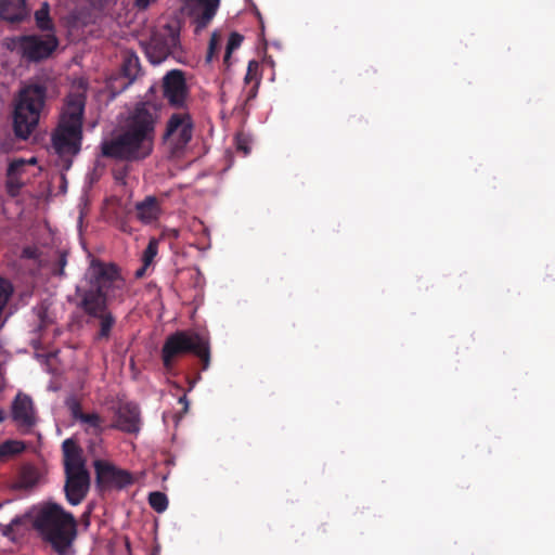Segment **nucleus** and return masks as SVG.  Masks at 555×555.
Masks as SVG:
<instances>
[{"instance_id":"obj_28","label":"nucleus","mask_w":555,"mask_h":555,"mask_svg":"<svg viewBox=\"0 0 555 555\" xmlns=\"http://www.w3.org/2000/svg\"><path fill=\"white\" fill-rule=\"evenodd\" d=\"M35 163L36 158H31L28 162L23 158L13 159L8 166L7 176L20 177L24 172L26 165Z\"/></svg>"},{"instance_id":"obj_1","label":"nucleus","mask_w":555,"mask_h":555,"mask_svg":"<svg viewBox=\"0 0 555 555\" xmlns=\"http://www.w3.org/2000/svg\"><path fill=\"white\" fill-rule=\"evenodd\" d=\"M85 284L76 286L77 307L89 318L98 321L95 341H107L116 325V317L109 305L121 304L128 293L121 268L114 263L91 258L83 274Z\"/></svg>"},{"instance_id":"obj_25","label":"nucleus","mask_w":555,"mask_h":555,"mask_svg":"<svg viewBox=\"0 0 555 555\" xmlns=\"http://www.w3.org/2000/svg\"><path fill=\"white\" fill-rule=\"evenodd\" d=\"M25 449V446L21 441L8 440L0 444V457H8L15 454H20Z\"/></svg>"},{"instance_id":"obj_37","label":"nucleus","mask_w":555,"mask_h":555,"mask_svg":"<svg viewBox=\"0 0 555 555\" xmlns=\"http://www.w3.org/2000/svg\"><path fill=\"white\" fill-rule=\"evenodd\" d=\"M5 418V412L3 410H0V423L4 421Z\"/></svg>"},{"instance_id":"obj_34","label":"nucleus","mask_w":555,"mask_h":555,"mask_svg":"<svg viewBox=\"0 0 555 555\" xmlns=\"http://www.w3.org/2000/svg\"><path fill=\"white\" fill-rule=\"evenodd\" d=\"M179 403L183 405L182 412L186 413L189 411V401L185 395L179 398Z\"/></svg>"},{"instance_id":"obj_32","label":"nucleus","mask_w":555,"mask_h":555,"mask_svg":"<svg viewBox=\"0 0 555 555\" xmlns=\"http://www.w3.org/2000/svg\"><path fill=\"white\" fill-rule=\"evenodd\" d=\"M66 405L70 411L73 418L81 421V415H85L86 413L82 412L80 402L76 398H69L66 400Z\"/></svg>"},{"instance_id":"obj_7","label":"nucleus","mask_w":555,"mask_h":555,"mask_svg":"<svg viewBox=\"0 0 555 555\" xmlns=\"http://www.w3.org/2000/svg\"><path fill=\"white\" fill-rule=\"evenodd\" d=\"M195 354L202 362V370L210 364V348L208 340L195 332L177 331L170 334L162 347V361L165 369L170 370L177 359L188 354Z\"/></svg>"},{"instance_id":"obj_36","label":"nucleus","mask_w":555,"mask_h":555,"mask_svg":"<svg viewBox=\"0 0 555 555\" xmlns=\"http://www.w3.org/2000/svg\"><path fill=\"white\" fill-rule=\"evenodd\" d=\"M149 267H145V264L143 263L142 267L140 269H138L134 273V276L137 279H141L145 275V271Z\"/></svg>"},{"instance_id":"obj_6","label":"nucleus","mask_w":555,"mask_h":555,"mask_svg":"<svg viewBox=\"0 0 555 555\" xmlns=\"http://www.w3.org/2000/svg\"><path fill=\"white\" fill-rule=\"evenodd\" d=\"M46 100L47 87L43 85H28L20 91L13 113V128L17 138L26 140L36 129Z\"/></svg>"},{"instance_id":"obj_30","label":"nucleus","mask_w":555,"mask_h":555,"mask_svg":"<svg viewBox=\"0 0 555 555\" xmlns=\"http://www.w3.org/2000/svg\"><path fill=\"white\" fill-rule=\"evenodd\" d=\"M221 48V36L214 31L211 34L209 44H208V51H207V61L210 62L215 55H217Z\"/></svg>"},{"instance_id":"obj_17","label":"nucleus","mask_w":555,"mask_h":555,"mask_svg":"<svg viewBox=\"0 0 555 555\" xmlns=\"http://www.w3.org/2000/svg\"><path fill=\"white\" fill-rule=\"evenodd\" d=\"M137 219L143 224L156 222L162 215L160 202L157 197L150 195L134 206Z\"/></svg>"},{"instance_id":"obj_13","label":"nucleus","mask_w":555,"mask_h":555,"mask_svg":"<svg viewBox=\"0 0 555 555\" xmlns=\"http://www.w3.org/2000/svg\"><path fill=\"white\" fill-rule=\"evenodd\" d=\"M66 481L64 486L65 496L70 505L80 504L87 496L90 488L89 472H76L65 474Z\"/></svg>"},{"instance_id":"obj_14","label":"nucleus","mask_w":555,"mask_h":555,"mask_svg":"<svg viewBox=\"0 0 555 555\" xmlns=\"http://www.w3.org/2000/svg\"><path fill=\"white\" fill-rule=\"evenodd\" d=\"M112 428L119 429L127 434H138L140 430V410L132 402L121 404L115 415Z\"/></svg>"},{"instance_id":"obj_9","label":"nucleus","mask_w":555,"mask_h":555,"mask_svg":"<svg viewBox=\"0 0 555 555\" xmlns=\"http://www.w3.org/2000/svg\"><path fill=\"white\" fill-rule=\"evenodd\" d=\"M194 122L188 111L173 113L166 122L163 141L170 154L181 156L193 138Z\"/></svg>"},{"instance_id":"obj_20","label":"nucleus","mask_w":555,"mask_h":555,"mask_svg":"<svg viewBox=\"0 0 555 555\" xmlns=\"http://www.w3.org/2000/svg\"><path fill=\"white\" fill-rule=\"evenodd\" d=\"M39 480V472L33 465H24L21 467L17 479L14 483L15 489H30L33 488Z\"/></svg>"},{"instance_id":"obj_27","label":"nucleus","mask_w":555,"mask_h":555,"mask_svg":"<svg viewBox=\"0 0 555 555\" xmlns=\"http://www.w3.org/2000/svg\"><path fill=\"white\" fill-rule=\"evenodd\" d=\"M23 186L24 182L20 179V177L7 176L5 191L10 197L14 198L18 196Z\"/></svg>"},{"instance_id":"obj_10","label":"nucleus","mask_w":555,"mask_h":555,"mask_svg":"<svg viewBox=\"0 0 555 555\" xmlns=\"http://www.w3.org/2000/svg\"><path fill=\"white\" fill-rule=\"evenodd\" d=\"M162 91L169 106L177 109L186 108L190 89L183 70L171 69L167 72L162 80Z\"/></svg>"},{"instance_id":"obj_16","label":"nucleus","mask_w":555,"mask_h":555,"mask_svg":"<svg viewBox=\"0 0 555 555\" xmlns=\"http://www.w3.org/2000/svg\"><path fill=\"white\" fill-rule=\"evenodd\" d=\"M62 450L64 455L65 474L88 472L82 457V450L75 440L65 439L62 443Z\"/></svg>"},{"instance_id":"obj_4","label":"nucleus","mask_w":555,"mask_h":555,"mask_svg":"<svg viewBox=\"0 0 555 555\" xmlns=\"http://www.w3.org/2000/svg\"><path fill=\"white\" fill-rule=\"evenodd\" d=\"M85 106L86 95L83 93H69L65 99L57 126L51 133L52 147L67 163V167L81 151Z\"/></svg>"},{"instance_id":"obj_29","label":"nucleus","mask_w":555,"mask_h":555,"mask_svg":"<svg viewBox=\"0 0 555 555\" xmlns=\"http://www.w3.org/2000/svg\"><path fill=\"white\" fill-rule=\"evenodd\" d=\"M259 69H260V63L258 61H256V60L249 61L248 66H247V72L244 77V82L246 85H249L251 82L255 83L257 80L260 81L261 77H260Z\"/></svg>"},{"instance_id":"obj_5","label":"nucleus","mask_w":555,"mask_h":555,"mask_svg":"<svg viewBox=\"0 0 555 555\" xmlns=\"http://www.w3.org/2000/svg\"><path fill=\"white\" fill-rule=\"evenodd\" d=\"M182 21L178 16L164 18L151 31L147 40L140 42L145 56L154 64H160L171 57L182 62L184 51L181 44Z\"/></svg>"},{"instance_id":"obj_38","label":"nucleus","mask_w":555,"mask_h":555,"mask_svg":"<svg viewBox=\"0 0 555 555\" xmlns=\"http://www.w3.org/2000/svg\"><path fill=\"white\" fill-rule=\"evenodd\" d=\"M121 179V173H118V176H116V180H119Z\"/></svg>"},{"instance_id":"obj_39","label":"nucleus","mask_w":555,"mask_h":555,"mask_svg":"<svg viewBox=\"0 0 555 555\" xmlns=\"http://www.w3.org/2000/svg\"><path fill=\"white\" fill-rule=\"evenodd\" d=\"M121 179V173H118V176H116V180H119Z\"/></svg>"},{"instance_id":"obj_22","label":"nucleus","mask_w":555,"mask_h":555,"mask_svg":"<svg viewBox=\"0 0 555 555\" xmlns=\"http://www.w3.org/2000/svg\"><path fill=\"white\" fill-rule=\"evenodd\" d=\"M79 422L86 424L87 430H91V433L96 436L104 431V420L98 413H86L81 415V421Z\"/></svg>"},{"instance_id":"obj_31","label":"nucleus","mask_w":555,"mask_h":555,"mask_svg":"<svg viewBox=\"0 0 555 555\" xmlns=\"http://www.w3.org/2000/svg\"><path fill=\"white\" fill-rule=\"evenodd\" d=\"M67 264V254L65 251H61L57 255V259L52 266V274L55 276H64L65 267Z\"/></svg>"},{"instance_id":"obj_21","label":"nucleus","mask_w":555,"mask_h":555,"mask_svg":"<svg viewBox=\"0 0 555 555\" xmlns=\"http://www.w3.org/2000/svg\"><path fill=\"white\" fill-rule=\"evenodd\" d=\"M35 21L37 27L42 31L53 30V22L50 17V5L48 2H43L41 8L35 12Z\"/></svg>"},{"instance_id":"obj_3","label":"nucleus","mask_w":555,"mask_h":555,"mask_svg":"<svg viewBox=\"0 0 555 555\" xmlns=\"http://www.w3.org/2000/svg\"><path fill=\"white\" fill-rule=\"evenodd\" d=\"M33 529L57 555H74L73 543L77 535V521L62 505L43 502L34 506Z\"/></svg>"},{"instance_id":"obj_12","label":"nucleus","mask_w":555,"mask_h":555,"mask_svg":"<svg viewBox=\"0 0 555 555\" xmlns=\"http://www.w3.org/2000/svg\"><path fill=\"white\" fill-rule=\"evenodd\" d=\"M93 465L96 486L101 490L113 488L124 489L133 483L131 473L126 469L118 468L109 462L96 460Z\"/></svg>"},{"instance_id":"obj_15","label":"nucleus","mask_w":555,"mask_h":555,"mask_svg":"<svg viewBox=\"0 0 555 555\" xmlns=\"http://www.w3.org/2000/svg\"><path fill=\"white\" fill-rule=\"evenodd\" d=\"M12 418L25 429H30L36 424L34 403L29 396L17 393L12 403Z\"/></svg>"},{"instance_id":"obj_35","label":"nucleus","mask_w":555,"mask_h":555,"mask_svg":"<svg viewBox=\"0 0 555 555\" xmlns=\"http://www.w3.org/2000/svg\"><path fill=\"white\" fill-rule=\"evenodd\" d=\"M237 150L243 151L245 155L249 153L248 146L241 139L237 140Z\"/></svg>"},{"instance_id":"obj_24","label":"nucleus","mask_w":555,"mask_h":555,"mask_svg":"<svg viewBox=\"0 0 555 555\" xmlns=\"http://www.w3.org/2000/svg\"><path fill=\"white\" fill-rule=\"evenodd\" d=\"M244 40V37L236 33V31H233L230 34V37H229V40H228V43H227V48H225V54H224V57H223V63L227 65V66H230L231 63H230V59H231V54L234 50H236L237 48H240V46L242 44Z\"/></svg>"},{"instance_id":"obj_18","label":"nucleus","mask_w":555,"mask_h":555,"mask_svg":"<svg viewBox=\"0 0 555 555\" xmlns=\"http://www.w3.org/2000/svg\"><path fill=\"white\" fill-rule=\"evenodd\" d=\"M142 68L138 55L133 52L127 51L124 53L122 63L120 68L121 79L120 91L128 88L140 75Z\"/></svg>"},{"instance_id":"obj_19","label":"nucleus","mask_w":555,"mask_h":555,"mask_svg":"<svg viewBox=\"0 0 555 555\" xmlns=\"http://www.w3.org/2000/svg\"><path fill=\"white\" fill-rule=\"evenodd\" d=\"M28 525L33 527V508L23 515L15 516L10 524L1 526L2 534L14 540L17 534L23 533Z\"/></svg>"},{"instance_id":"obj_11","label":"nucleus","mask_w":555,"mask_h":555,"mask_svg":"<svg viewBox=\"0 0 555 555\" xmlns=\"http://www.w3.org/2000/svg\"><path fill=\"white\" fill-rule=\"evenodd\" d=\"M181 13L191 18L194 33H202L215 17L220 0H180Z\"/></svg>"},{"instance_id":"obj_23","label":"nucleus","mask_w":555,"mask_h":555,"mask_svg":"<svg viewBox=\"0 0 555 555\" xmlns=\"http://www.w3.org/2000/svg\"><path fill=\"white\" fill-rule=\"evenodd\" d=\"M149 504L157 513H163L168 507V498L160 491H154L149 494Z\"/></svg>"},{"instance_id":"obj_33","label":"nucleus","mask_w":555,"mask_h":555,"mask_svg":"<svg viewBox=\"0 0 555 555\" xmlns=\"http://www.w3.org/2000/svg\"><path fill=\"white\" fill-rule=\"evenodd\" d=\"M259 80H257L248 90L245 102H249L254 100L257 96L258 89H259Z\"/></svg>"},{"instance_id":"obj_2","label":"nucleus","mask_w":555,"mask_h":555,"mask_svg":"<svg viewBox=\"0 0 555 555\" xmlns=\"http://www.w3.org/2000/svg\"><path fill=\"white\" fill-rule=\"evenodd\" d=\"M160 111L162 104L157 102L135 103L116 134L101 144L102 155L128 163L147 158L154 149Z\"/></svg>"},{"instance_id":"obj_8","label":"nucleus","mask_w":555,"mask_h":555,"mask_svg":"<svg viewBox=\"0 0 555 555\" xmlns=\"http://www.w3.org/2000/svg\"><path fill=\"white\" fill-rule=\"evenodd\" d=\"M59 41L54 35H23L9 40L7 47L28 62H40L48 59L57 48Z\"/></svg>"},{"instance_id":"obj_26","label":"nucleus","mask_w":555,"mask_h":555,"mask_svg":"<svg viewBox=\"0 0 555 555\" xmlns=\"http://www.w3.org/2000/svg\"><path fill=\"white\" fill-rule=\"evenodd\" d=\"M158 245H159V242L155 237H152L149 241V244H147L146 248L144 249V251L142 254V258H141L142 263H144L145 267H150L153 263L155 257L158 254Z\"/></svg>"}]
</instances>
